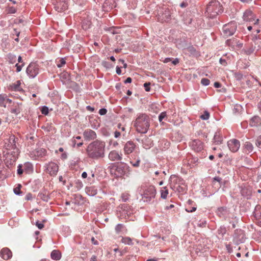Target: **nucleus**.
I'll list each match as a JSON object with an SVG mask.
<instances>
[{
	"label": "nucleus",
	"instance_id": "cd10ccee",
	"mask_svg": "<svg viewBox=\"0 0 261 261\" xmlns=\"http://www.w3.org/2000/svg\"><path fill=\"white\" fill-rule=\"evenodd\" d=\"M223 139L220 132H216L213 138V143L216 145H220L222 143Z\"/></svg>",
	"mask_w": 261,
	"mask_h": 261
},
{
	"label": "nucleus",
	"instance_id": "412c9836",
	"mask_svg": "<svg viewBox=\"0 0 261 261\" xmlns=\"http://www.w3.org/2000/svg\"><path fill=\"white\" fill-rule=\"evenodd\" d=\"M21 81L20 80L17 81L16 82L10 85L8 87V89L10 91H18L23 93L24 90L20 87Z\"/></svg>",
	"mask_w": 261,
	"mask_h": 261
},
{
	"label": "nucleus",
	"instance_id": "0eeeda50",
	"mask_svg": "<svg viewBox=\"0 0 261 261\" xmlns=\"http://www.w3.org/2000/svg\"><path fill=\"white\" fill-rule=\"evenodd\" d=\"M237 28V24L236 21H232L223 27V32L226 37L233 35L236 32Z\"/></svg>",
	"mask_w": 261,
	"mask_h": 261
},
{
	"label": "nucleus",
	"instance_id": "680f3d73",
	"mask_svg": "<svg viewBox=\"0 0 261 261\" xmlns=\"http://www.w3.org/2000/svg\"><path fill=\"white\" fill-rule=\"evenodd\" d=\"M226 56V55L224 56L223 57L221 58L219 60L220 63L224 66H226L227 65V62L226 59L224 58V57Z\"/></svg>",
	"mask_w": 261,
	"mask_h": 261
},
{
	"label": "nucleus",
	"instance_id": "4468645a",
	"mask_svg": "<svg viewBox=\"0 0 261 261\" xmlns=\"http://www.w3.org/2000/svg\"><path fill=\"white\" fill-rule=\"evenodd\" d=\"M54 5L55 9L58 12H64L68 7L67 0H55Z\"/></svg>",
	"mask_w": 261,
	"mask_h": 261
},
{
	"label": "nucleus",
	"instance_id": "3c124183",
	"mask_svg": "<svg viewBox=\"0 0 261 261\" xmlns=\"http://www.w3.org/2000/svg\"><path fill=\"white\" fill-rule=\"evenodd\" d=\"M75 187L77 190H79L83 187V184L82 181L80 179H77L75 181Z\"/></svg>",
	"mask_w": 261,
	"mask_h": 261
},
{
	"label": "nucleus",
	"instance_id": "39448f33",
	"mask_svg": "<svg viewBox=\"0 0 261 261\" xmlns=\"http://www.w3.org/2000/svg\"><path fill=\"white\" fill-rule=\"evenodd\" d=\"M129 166L125 163H120L114 165L111 169V173L115 177H121L129 171Z\"/></svg>",
	"mask_w": 261,
	"mask_h": 261
},
{
	"label": "nucleus",
	"instance_id": "72a5a7b5",
	"mask_svg": "<svg viewBox=\"0 0 261 261\" xmlns=\"http://www.w3.org/2000/svg\"><path fill=\"white\" fill-rule=\"evenodd\" d=\"M62 256L61 253L58 250H54L50 254L51 258L56 260H59L61 259Z\"/></svg>",
	"mask_w": 261,
	"mask_h": 261
},
{
	"label": "nucleus",
	"instance_id": "f8f14e48",
	"mask_svg": "<svg viewBox=\"0 0 261 261\" xmlns=\"http://www.w3.org/2000/svg\"><path fill=\"white\" fill-rule=\"evenodd\" d=\"M246 239L245 231L241 229H237L234 230L233 235V241L237 245L244 243Z\"/></svg>",
	"mask_w": 261,
	"mask_h": 261
},
{
	"label": "nucleus",
	"instance_id": "f03ea898",
	"mask_svg": "<svg viewBox=\"0 0 261 261\" xmlns=\"http://www.w3.org/2000/svg\"><path fill=\"white\" fill-rule=\"evenodd\" d=\"M151 122L149 116L145 113H139L133 121V126L136 132L140 134H145L147 133Z\"/></svg>",
	"mask_w": 261,
	"mask_h": 261
},
{
	"label": "nucleus",
	"instance_id": "7ed1b4c3",
	"mask_svg": "<svg viewBox=\"0 0 261 261\" xmlns=\"http://www.w3.org/2000/svg\"><path fill=\"white\" fill-rule=\"evenodd\" d=\"M138 190L141 196V200L146 203H150L153 201L156 194L155 187L153 185H142L138 189Z\"/></svg>",
	"mask_w": 261,
	"mask_h": 261
},
{
	"label": "nucleus",
	"instance_id": "338daca9",
	"mask_svg": "<svg viewBox=\"0 0 261 261\" xmlns=\"http://www.w3.org/2000/svg\"><path fill=\"white\" fill-rule=\"evenodd\" d=\"M150 83H149V82L145 83L144 84V87L146 91H147V92L150 91Z\"/></svg>",
	"mask_w": 261,
	"mask_h": 261
},
{
	"label": "nucleus",
	"instance_id": "6ab92c4d",
	"mask_svg": "<svg viewBox=\"0 0 261 261\" xmlns=\"http://www.w3.org/2000/svg\"><path fill=\"white\" fill-rule=\"evenodd\" d=\"M229 211L226 206L219 207L216 211V214L218 217L225 220L229 216Z\"/></svg>",
	"mask_w": 261,
	"mask_h": 261
},
{
	"label": "nucleus",
	"instance_id": "9b49d317",
	"mask_svg": "<svg viewBox=\"0 0 261 261\" xmlns=\"http://www.w3.org/2000/svg\"><path fill=\"white\" fill-rule=\"evenodd\" d=\"M243 20L246 22H253L254 24H257L259 21V19L256 18L255 15L250 9H247L245 11L243 15Z\"/></svg>",
	"mask_w": 261,
	"mask_h": 261
},
{
	"label": "nucleus",
	"instance_id": "4be33fe9",
	"mask_svg": "<svg viewBox=\"0 0 261 261\" xmlns=\"http://www.w3.org/2000/svg\"><path fill=\"white\" fill-rule=\"evenodd\" d=\"M109 159L112 161H118L122 159V154H119L116 150H112L108 155Z\"/></svg>",
	"mask_w": 261,
	"mask_h": 261
},
{
	"label": "nucleus",
	"instance_id": "a211bd4d",
	"mask_svg": "<svg viewBox=\"0 0 261 261\" xmlns=\"http://www.w3.org/2000/svg\"><path fill=\"white\" fill-rule=\"evenodd\" d=\"M169 181L170 187L172 190H173L174 186L176 187L179 185H182V183H184L185 180L178 176L172 175L170 177Z\"/></svg>",
	"mask_w": 261,
	"mask_h": 261
},
{
	"label": "nucleus",
	"instance_id": "423d86ee",
	"mask_svg": "<svg viewBox=\"0 0 261 261\" xmlns=\"http://www.w3.org/2000/svg\"><path fill=\"white\" fill-rule=\"evenodd\" d=\"M43 168L44 171L51 176H56L59 171L58 165L52 161L45 164Z\"/></svg>",
	"mask_w": 261,
	"mask_h": 261
},
{
	"label": "nucleus",
	"instance_id": "09e8293b",
	"mask_svg": "<svg viewBox=\"0 0 261 261\" xmlns=\"http://www.w3.org/2000/svg\"><path fill=\"white\" fill-rule=\"evenodd\" d=\"M7 14H14L16 12L17 9L13 6H8L6 10Z\"/></svg>",
	"mask_w": 261,
	"mask_h": 261
},
{
	"label": "nucleus",
	"instance_id": "a18cd8bd",
	"mask_svg": "<svg viewBox=\"0 0 261 261\" xmlns=\"http://www.w3.org/2000/svg\"><path fill=\"white\" fill-rule=\"evenodd\" d=\"M115 229L116 233L117 234L120 233L121 231L123 230H125V231H126V229H125L124 225L122 224H117L116 226Z\"/></svg>",
	"mask_w": 261,
	"mask_h": 261
},
{
	"label": "nucleus",
	"instance_id": "49530a36",
	"mask_svg": "<svg viewBox=\"0 0 261 261\" xmlns=\"http://www.w3.org/2000/svg\"><path fill=\"white\" fill-rule=\"evenodd\" d=\"M130 194L128 192H124L121 194V199L123 202H127L130 198Z\"/></svg>",
	"mask_w": 261,
	"mask_h": 261
},
{
	"label": "nucleus",
	"instance_id": "393cba45",
	"mask_svg": "<svg viewBox=\"0 0 261 261\" xmlns=\"http://www.w3.org/2000/svg\"><path fill=\"white\" fill-rule=\"evenodd\" d=\"M212 184L213 187L215 188V191H217L221 187L222 184V179L219 176H215L212 179Z\"/></svg>",
	"mask_w": 261,
	"mask_h": 261
},
{
	"label": "nucleus",
	"instance_id": "7c9ffc66",
	"mask_svg": "<svg viewBox=\"0 0 261 261\" xmlns=\"http://www.w3.org/2000/svg\"><path fill=\"white\" fill-rule=\"evenodd\" d=\"M252 40L254 44V48L257 50L261 49V39L259 36L255 35L252 37Z\"/></svg>",
	"mask_w": 261,
	"mask_h": 261
},
{
	"label": "nucleus",
	"instance_id": "f704fd0d",
	"mask_svg": "<svg viewBox=\"0 0 261 261\" xmlns=\"http://www.w3.org/2000/svg\"><path fill=\"white\" fill-rule=\"evenodd\" d=\"M103 7L108 9H112L116 7V2L115 0H106Z\"/></svg>",
	"mask_w": 261,
	"mask_h": 261
},
{
	"label": "nucleus",
	"instance_id": "864d4df0",
	"mask_svg": "<svg viewBox=\"0 0 261 261\" xmlns=\"http://www.w3.org/2000/svg\"><path fill=\"white\" fill-rule=\"evenodd\" d=\"M21 185L20 184H18L17 187L14 188V193L17 195H19L20 194H21L22 193L21 191Z\"/></svg>",
	"mask_w": 261,
	"mask_h": 261
},
{
	"label": "nucleus",
	"instance_id": "1a4fd4ad",
	"mask_svg": "<svg viewBox=\"0 0 261 261\" xmlns=\"http://www.w3.org/2000/svg\"><path fill=\"white\" fill-rule=\"evenodd\" d=\"M189 146L195 152H202L204 149V143L199 139H191Z\"/></svg>",
	"mask_w": 261,
	"mask_h": 261
},
{
	"label": "nucleus",
	"instance_id": "4d7b16f0",
	"mask_svg": "<svg viewBox=\"0 0 261 261\" xmlns=\"http://www.w3.org/2000/svg\"><path fill=\"white\" fill-rule=\"evenodd\" d=\"M58 62L57 67L61 68L66 64V60L65 58H61L59 60Z\"/></svg>",
	"mask_w": 261,
	"mask_h": 261
},
{
	"label": "nucleus",
	"instance_id": "aec40b11",
	"mask_svg": "<svg viewBox=\"0 0 261 261\" xmlns=\"http://www.w3.org/2000/svg\"><path fill=\"white\" fill-rule=\"evenodd\" d=\"M140 151H136L132 155V158L130 159V163L134 167H138L140 166L141 160L139 156Z\"/></svg>",
	"mask_w": 261,
	"mask_h": 261
},
{
	"label": "nucleus",
	"instance_id": "774afa93",
	"mask_svg": "<svg viewBox=\"0 0 261 261\" xmlns=\"http://www.w3.org/2000/svg\"><path fill=\"white\" fill-rule=\"evenodd\" d=\"M255 144L258 147L261 148V135L257 138Z\"/></svg>",
	"mask_w": 261,
	"mask_h": 261
},
{
	"label": "nucleus",
	"instance_id": "ddd939ff",
	"mask_svg": "<svg viewBox=\"0 0 261 261\" xmlns=\"http://www.w3.org/2000/svg\"><path fill=\"white\" fill-rule=\"evenodd\" d=\"M208 249L209 248L206 244L204 239L199 240L195 247V252L199 256L207 252Z\"/></svg>",
	"mask_w": 261,
	"mask_h": 261
},
{
	"label": "nucleus",
	"instance_id": "13d9d810",
	"mask_svg": "<svg viewBox=\"0 0 261 261\" xmlns=\"http://www.w3.org/2000/svg\"><path fill=\"white\" fill-rule=\"evenodd\" d=\"M187 50L191 55H195L197 52L196 48L193 46H189L187 48Z\"/></svg>",
	"mask_w": 261,
	"mask_h": 261
},
{
	"label": "nucleus",
	"instance_id": "dca6fc26",
	"mask_svg": "<svg viewBox=\"0 0 261 261\" xmlns=\"http://www.w3.org/2000/svg\"><path fill=\"white\" fill-rule=\"evenodd\" d=\"M83 135L84 139L86 141H94L97 138L96 132L90 128L85 129Z\"/></svg>",
	"mask_w": 261,
	"mask_h": 261
},
{
	"label": "nucleus",
	"instance_id": "0e129e2a",
	"mask_svg": "<svg viewBox=\"0 0 261 261\" xmlns=\"http://www.w3.org/2000/svg\"><path fill=\"white\" fill-rule=\"evenodd\" d=\"M167 117L166 112H163L159 116V120L161 122L165 117Z\"/></svg>",
	"mask_w": 261,
	"mask_h": 261
},
{
	"label": "nucleus",
	"instance_id": "20e7f679",
	"mask_svg": "<svg viewBox=\"0 0 261 261\" xmlns=\"http://www.w3.org/2000/svg\"><path fill=\"white\" fill-rule=\"evenodd\" d=\"M223 12V6L217 0H212L207 5L205 14L208 17L214 18Z\"/></svg>",
	"mask_w": 261,
	"mask_h": 261
},
{
	"label": "nucleus",
	"instance_id": "de8ad7c7",
	"mask_svg": "<svg viewBox=\"0 0 261 261\" xmlns=\"http://www.w3.org/2000/svg\"><path fill=\"white\" fill-rule=\"evenodd\" d=\"M243 111V108L241 105L236 104L234 106L233 112L235 114L240 113Z\"/></svg>",
	"mask_w": 261,
	"mask_h": 261
},
{
	"label": "nucleus",
	"instance_id": "ea45409f",
	"mask_svg": "<svg viewBox=\"0 0 261 261\" xmlns=\"http://www.w3.org/2000/svg\"><path fill=\"white\" fill-rule=\"evenodd\" d=\"M24 171L26 173H30L33 171V166L32 163L30 162H26L24 164L23 166Z\"/></svg>",
	"mask_w": 261,
	"mask_h": 261
},
{
	"label": "nucleus",
	"instance_id": "e2e57ef3",
	"mask_svg": "<svg viewBox=\"0 0 261 261\" xmlns=\"http://www.w3.org/2000/svg\"><path fill=\"white\" fill-rule=\"evenodd\" d=\"M189 161L191 164H197L198 163V159L197 157H192Z\"/></svg>",
	"mask_w": 261,
	"mask_h": 261
},
{
	"label": "nucleus",
	"instance_id": "37998d69",
	"mask_svg": "<svg viewBox=\"0 0 261 261\" xmlns=\"http://www.w3.org/2000/svg\"><path fill=\"white\" fill-rule=\"evenodd\" d=\"M7 59L9 63L13 64L16 61V56L11 53H9L7 55Z\"/></svg>",
	"mask_w": 261,
	"mask_h": 261
},
{
	"label": "nucleus",
	"instance_id": "c756f323",
	"mask_svg": "<svg viewBox=\"0 0 261 261\" xmlns=\"http://www.w3.org/2000/svg\"><path fill=\"white\" fill-rule=\"evenodd\" d=\"M161 20L162 22H168L170 19L171 12L168 9H166L163 13Z\"/></svg>",
	"mask_w": 261,
	"mask_h": 261
},
{
	"label": "nucleus",
	"instance_id": "8fccbe9b",
	"mask_svg": "<svg viewBox=\"0 0 261 261\" xmlns=\"http://www.w3.org/2000/svg\"><path fill=\"white\" fill-rule=\"evenodd\" d=\"M210 117V113L207 111H204L203 114L200 116V118L202 120H206L209 119Z\"/></svg>",
	"mask_w": 261,
	"mask_h": 261
},
{
	"label": "nucleus",
	"instance_id": "2f4dec72",
	"mask_svg": "<svg viewBox=\"0 0 261 261\" xmlns=\"http://www.w3.org/2000/svg\"><path fill=\"white\" fill-rule=\"evenodd\" d=\"M173 190L178 192L181 194L185 193L187 191V188L186 186L185 185V181H184V183H182V185H179L176 187L174 186Z\"/></svg>",
	"mask_w": 261,
	"mask_h": 261
},
{
	"label": "nucleus",
	"instance_id": "6e6552de",
	"mask_svg": "<svg viewBox=\"0 0 261 261\" xmlns=\"http://www.w3.org/2000/svg\"><path fill=\"white\" fill-rule=\"evenodd\" d=\"M40 72V66L36 62H31L26 69V73L30 78H35Z\"/></svg>",
	"mask_w": 261,
	"mask_h": 261
},
{
	"label": "nucleus",
	"instance_id": "f257e3e1",
	"mask_svg": "<svg viewBox=\"0 0 261 261\" xmlns=\"http://www.w3.org/2000/svg\"><path fill=\"white\" fill-rule=\"evenodd\" d=\"M106 148V144L104 141L96 139L88 145L86 152L89 159L98 160L105 156Z\"/></svg>",
	"mask_w": 261,
	"mask_h": 261
},
{
	"label": "nucleus",
	"instance_id": "a19ab883",
	"mask_svg": "<svg viewBox=\"0 0 261 261\" xmlns=\"http://www.w3.org/2000/svg\"><path fill=\"white\" fill-rule=\"evenodd\" d=\"M91 25V22L88 19H84L82 22V27L85 30L89 29Z\"/></svg>",
	"mask_w": 261,
	"mask_h": 261
},
{
	"label": "nucleus",
	"instance_id": "c03bdc74",
	"mask_svg": "<svg viewBox=\"0 0 261 261\" xmlns=\"http://www.w3.org/2000/svg\"><path fill=\"white\" fill-rule=\"evenodd\" d=\"M86 190L87 194L90 196H94L97 194V190L95 189L94 187L86 188Z\"/></svg>",
	"mask_w": 261,
	"mask_h": 261
},
{
	"label": "nucleus",
	"instance_id": "5fc2aeb1",
	"mask_svg": "<svg viewBox=\"0 0 261 261\" xmlns=\"http://www.w3.org/2000/svg\"><path fill=\"white\" fill-rule=\"evenodd\" d=\"M20 33V31H18L16 29H14L13 33H12V35L13 36L14 35H16L17 36V38H15L14 40H15V41H16L17 42H18L19 41V36Z\"/></svg>",
	"mask_w": 261,
	"mask_h": 261
},
{
	"label": "nucleus",
	"instance_id": "f3484780",
	"mask_svg": "<svg viewBox=\"0 0 261 261\" xmlns=\"http://www.w3.org/2000/svg\"><path fill=\"white\" fill-rule=\"evenodd\" d=\"M227 146L231 152H236L240 148V142L236 139H230L227 142Z\"/></svg>",
	"mask_w": 261,
	"mask_h": 261
},
{
	"label": "nucleus",
	"instance_id": "4c0bfd02",
	"mask_svg": "<svg viewBox=\"0 0 261 261\" xmlns=\"http://www.w3.org/2000/svg\"><path fill=\"white\" fill-rule=\"evenodd\" d=\"M227 231L226 228L224 226H220L217 230L218 237L220 239H223L224 236Z\"/></svg>",
	"mask_w": 261,
	"mask_h": 261
},
{
	"label": "nucleus",
	"instance_id": "79ce46f5",
	"mask_svg": "<svg viewBox=\"0 0 261 261\" xmlns=\"http://www.w3.org/2000/svg\"><path fill=\"white\" fill-rule=\"evenodd\" d=\"M241 193L243 196L249 199L251 195V191L247 188H243L241 191Z\"/></svg>",
	"mask_w": 261,
	"mask_h": 261
},
{
	"label": "nucleus",
	"instance_id": "2eb2a0df",
	"mask_svg": "<svg viewBox=\"0 0 261 261\" xmlns=\"http://www.w3.org/2000/svg\"><path fill=\"white\" fill-rule=\"evenodd\" d=\"M18 140V138H16L14 135H11L10 136L8 139L6 140L5 141V146L7 150H17L18 149L16 146V140Z\"/></svg>",
	"mask_w": 261,
	"mask_h": 261
},
{
	"label": "nucleus",
	"instance_id": "c85d7f7f",
	"mask_svg": "<svg viewBox=\"0 0 261 261\" xmlns=\"http://www.w3.org/2000/svg\"><path fill=\"white\" fill-rule=\"evenodd\" d=\"M153 145V141L148 137L145 138L142 140V146L143 148L146 149L150 148Z\"/></svg>",
	"mask_w": 261,
	"mask_h": 261
},
{
	"label": "nucleus",
	"instance_id": "58836bf2",
	"mask_svg": "<svg viewBox=\"0 0 261 261\" xmlns=\"http://www.w3.org/2000/svg\"><path fill=\"white\" fill-rule=\"evenodd\" d=\"M6 171L5 166L2 161H0V179H4L6 178Z\"/></svg>",
	"mask_w": 261,
	"mask_h": 261
},
{
	"label": "nucleus",
	"instance_id": "bb28decb",
	"mask_svg": "<svg viewBox=\"0 0 261 261\" xmlns=\"http://www.w3.org/2000/svg\"><path fill=\"white\" fill-rule=\"evenodd\" d=\"M254 147L250 142H246L243 145V151L245 153L249 154L253 151Z\"/></svg>",
	"mask_w": 261,
	"mask_h": 261
},
{
	"label": "nucleus",
	"instance_id": "473e14b6",
	"mask_svg": "<svg viewBox=\"0 0 261 261\" xmlns=\"http://www.w3.org/2000/svg\"><path fill=\"white\" fill-rule=\"evenodd\" d=\"M261 123V118L258 116H253L250 121V125L251 126H257Z\"/></svg>",
	"mask_w": 261,
	"mask_h": 261
},
{
	"label": "nucleus",
	"instance_id": "bf43d9fd",
	"mask_svg": "<svg viewBox=\"0 0 261 261\" xmlns=\"http://www.w3.org/2000/svg\"><path fill=\"white\" fill-rule=\"evenodd\" d=\"M24 171V168L22 169V165L19 164L17 167V173L19 175H21Z\"/></svg>",
	"mask_w": 261,
	"mask_h": 261
},
{
	"label": "nucleus",
	"instance_id": "a878e982",
	"mask_svg": "<svg viewBox=\"0 0 261 261\" xmlns=\"http://www.w3.org/2000/svg\"><path fill=\"white\" fill-rule=\"evenodd\" d=\"M34 155L38 158H44L47 155V150L43 148H38L34 151Z\"/></svg>",
	"mask_w": 261,
	"mask_h": 261
},
{
	"label": "nucleus",
	"instance_id": "69168bd1",
	"mask_svg": "<svg viewBox=\"0 0 261 261\" xmlns=\"http://www.w3.org/2000/svg\"><path fill=\"white\" fill-rule=\"evenodd\" d=\"M41 113L44 115H47L48 113V108L46 106H43L41 109Z\"/></svg>",
	"mask_w": 261,
	"mask_h": 261
},
{
	"label": "nucleus",
	"instance_id": "6e6d98bb",
	"mask_svg": "<svg viewBox=\"0 0 261 261\" xmlns=\"http://www.w3.org/2000/svg\"><path fill=\"white\" fill-rule=\"evenodd\" d=\"M122 242L128 245L132 244V241L131 239L129 237L122 238Z\"/></svg>",
	"mask_w": 261,
	"mask_h": 261
},
{
	"label": "nucleus",
	"instance_id": "5701e85b",
	"mask_svg": "<svg viewBox=\"0 0 261 261\" xmlns=\"http://www.w3.org/2000/svg\"><path fill=\"white\" fill-rule=\"evenodd\" d=\"M253 216L256 220H258L257 222V225L261 227V205H257L253 212Z\"/></svg>",
	"mask_w": 261,
	"mask_h": 261
},
{
	"label": "nucleus",
	"instance_id": "052dcab7",
	"mask_svg": "<svg viewBox=\"0 0 261 261\" xmlns=\"http://www.w3.org/2000/svg\"><path fill=\"white\" fill-rule=\"evenodd\" d=\"M201 83L203 86H208L210 83V81L206 78H203L201 80Z\"/></svg>",
	"mask_w": 261,
	"mask_h": 261
},
{
	"label": "nucleus",
	"instance_id": "b1692460",
	"mask_svg": "<svg viewBox=\"0 0 261 261\" xmlns=\"http://www.w3.org/2000/svg\"><path fill=\"white\" fill-rule=\"evenodd\" d=\"M0 255L5 260H8L12 256L11 251L8 248H3L0 252Z\"/></svg>",
	"mask_w": 261,
	"mask_h": 261
},
{
	"label": "nucleus",
	"instance_id": "c9c22d12",
	"mask_svg": "<svg viewBox=\"0 0 261 261\" xmlns=\"http://www.w3.org/2000/svg\"><path fill=\"white\" fill-rule=\"evenodd\" d=\"M161 198L163 199H166L169 194V190L166 186L161 188Z\"/></svg>",
	"mask_w": 261,
	"mask_h": 261
},
{
	"label": "nucleus",
	"instance_id": "9d476101",
	"mask_svg": "<svg viewBox=\"0 0 261 261\" xmlns=\"http://www.w3.org/2000/svg\"><path fill=\"white\" fill-rule=\"evenodd\" d=\"M124 153L126 155L130 153H135L136 151H139V147L134 141L130 140L127 141L124 145Z\"/></svg>",
	"mask_w": 261,
	"mask_h": 261
},
{
	"label": "nucleus",
	"instance_id": "603ef678",
	"mask_svg": "<svg viewBox=\"0 0 261 261\" xmlns=\"http://www.w3.org/2000/svg\"><path fill=\"white\" fill-rule=\"evenodd\" d=\"M7 102H6V97L4 95L0 94V106L6 107Z\"/></svg>",
	"mask_w": 261,
	"mask_h": 261
},
{
	"label": "nucleus",
	"instance_id": "e433bc0d",
	"mask_svg": "<svg viewBox=\"0 0 261 261\" xmlns=\"http://www.w3.org/2000/svg\"><path fill=\"white\" fill-rule=\"evenodd\" d=\"M38 196L40 198V199L45 202H48L50 198L48 192L46 191L39 193Z\"/></svg>",
	"mask_w": 261,
	"mask_h": 261
}]
</instances>
